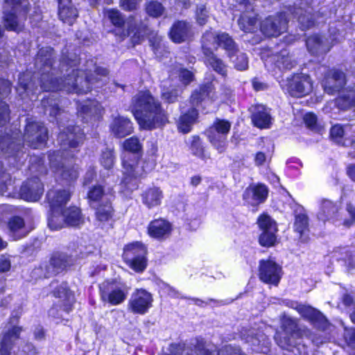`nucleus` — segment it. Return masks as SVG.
Wrapping results in <instances>:
<instances>
[{
  "label": "nucleus",
  "instance_id": "obj_1",
  "mask_svg": "<svg viewBox=\"0 0 355 355\" xmlns=\"http://www.w3.org/2000/svg\"><path fill=\"white\" fill-rule=\"evenodd\" d=\"M43 73V69H40L39 71L34 74V78L40 75V80L37 84H40V88L44 91L64 90L69 93H87L91 90L90 85L94 83V80L96 83L102 80L101 78H94L89 72L71 69L64 78V83H59L58 80H53L56 79V77L53 78L55 75V68L53 67V63L51 69L44 71V75H42ZM94 73L96 76L105 78L107 74V70L102 67H95Z\"/></svg>",
  "mask_w": 355,
  "mask_h": 355
},
{
  "label": "nucleus",
  "instance_id": "obj_2",
  "mask_svg": "<svg viewBox=\"0 0 355 355\" xmlns=\"http://www.w3.org/2000/svg\"><path fill=\"white\" fill-rule=\"evenodd\" d=\"M84 139V132L78 126L67 128V132H62L58 135V140L61 142L62 151L58 150L50 153L49 166L56 176L65 180L67 182L75 181L79 175L78 166L71 165L67 162L68 153H65V146L74 148L81 144Z\"/></svg>",
  "mask_w": 355,
  "mask_h": 355
},
{
  "label": "nucleus",
  "instance_id": "obj_3",
  "mask_svg": "<svg viewBox=\"0 0 355 355\" xmlns=\"http://www.w3.org/2000/svg\"><path fill=\"white\" fill-rule=\"evenodd\" d=\"M132 113L143 129L160 128L167 122L159 103L148 91L139 92L132 98Z\"/></svg>",
  "mask_w": 355,
  "mask_h": 355
},
{
  "label": "nucleus",
  "instance_id": "obj_4",
  "mask_svg": "<svg viewBox=\"0 0 355 355\" xmlns=\"http://www.w3.org/2000/svg\"><path fill=\"white\" fill-rule=\"evenodd\" d=\"M105 15L115 27L113 33L121 40L131 36L132 42L136 44H139L149 34L148 27L139 21L135 16H130L125 21L121 12L116 9L106 10Z\"/></svg>",
  "mask_w": 355,
  "mask_h": 355
},
{
  "label": "nucleus",
  "instance_id": "obj_5",
  "mask_svg": "<svg viewBox=\"0 0 355 355\" xmlns=\"http://www.w3.org/2000/svg\"><path fill=\"white\" fill-rule=\"evenodd\" d=\"M19 316L12 315L9 322L2 331L0 338V355H37L35 348L26 345L23 348L16 347L20 338L22 328L17 325Z\"/></svg>",
  "mask_w": 355,
  "mask_h": 355
},
{
  "label": "nucleus",
  "instance_id": "obj_6",
  "mask_svg": "<svg viewBox=\"0 0 355 355\" xmlns=\"http://www.w3.org/2000/svg\"><path fill=\"white\" fill-rule=\"evenodd\" d=\"M214 85L212 83L202 85L198 90L193 92L191 96V103L192 108L188 112L183 114L179 119L178 127V130L183 132L187 133L190 132L192 125L196 121L198 117V111L196 108L200 102L204 101L207 97L211 100H216L218 96L213 92Z\"/></svg>",
  "mask_w": 355,
  "mask_h": 355
},
{
  "label": "nucleus",
  "instance_id": "obj_7",
  "mask_svg": "<svg viewBox=\"0 0 355 355\" xmlns=\"http://www.w3.org/2000/svg\"><path fill=\"white\" fill-rule=\"evenodd\" d=\"M125 153L122 157V164L123 168V178L122 183L128 190L132 191L137 187V178L140 177L142 173L139 170V166L135 164V161L132 164L128 163L127 158L128 152L138 153L141 152L142 146L138 138L132 137L126 139L123 144Z\"/></svg>",
  "mask_w": 355,
  "mask_h": 355
},
{
  "label": "nucleus",
  "instance_id": "obj_8",
  "mask_svg": "<svg viewBox=\"0 0 355 355\" xmlns=\"http://www.w3.org/2000/svg\"><path fill=\"white\" fill-rule=\"evenodd\" d=\"M27 12L25 0H5L3 14L5 26L7 29L19 31L22 28L21 21Z\"/></svg>",
  "mask_w": 355,
  "mask_h": 355
},
{
  "label": "nucleus",
  "instance_id": "obj_9",
  "mask_svg": "<svg viewBox=\"0 0 355 355\" xmlns=\"http://www.w3.org/2000/svg\"><path fill=\"white\" fill-rule=\"evenodd\" d=\"M282 331L276 334L275 340L282 349L291 350L297 345V339L302 336L297 320L284 315L282 318Z\"/></svg>",
  "mask_w": 355,
  "mask_h": 355
},
{
  "label": "nucleus",
  "instance_id": "obj_10",
  "mask_svg": "<svg viewBox=\"0 0 355 355\" xmlns=\"http://www.w3.org/2000/svg\"><path fill=\"white\" fill-rule=\"evenodd\" d=\"M146 253L145 245L137 241L124 247L123 258L131 269L141 272L147 266Z\"/></svg>",
  "mask_w": 355,
  "mask_h": 355
},
{
  "label": "nucleus",
  "instance_id": "obj_11",
  "mask_svg": "<svg viewBox=\"0 0 355 355\" xmlns=\"http://www.w3.org/2000/svg\"><path fill=\"white\" fill-rule=\"evenodd\" d=\"M83 223V218L80 210L76 207L63 209L57 214L50 215L48 218V225L52 230H58L66 225L78 226Z\"/></svg>",
  "mask_w": 355,
  "mask_h": 355
},
{
  "label": "nucleus",
  "instance_id": "obj_12",
  "mask_svg": "<svg viewBox=\"0 0 355 355\" xmlns=\"http://www.w3.org/2000/svg\"><path fill=\"white\" fill-rule=\"evenodd\" d=\"M202 46L205 55L213 53V50L222 47L226 52L234 49V42L225 33H216L212 31L206 32L202 38Z\"/></svg>",
  "mask_w": 355,
  "mask_h": 355
},
{
  "label": "nucleus",
  "instance_id": "obj_13",
  "mask_svg": "<svg viewBox=\"0 0 355 355\" xmlns=\"http://www.w3.org/2000/svg\"><path fill=\"white\" fill-rule=\"evenodd\" d=\"M281 86L291 96L297 98L309 94L313 88L309 76L302 73L288 78L285 83H281Z\"/></svg>",
  "mask_w": 355,
  "mask_h": 355
},
{
  "label": "nucleus",
  "instance_id": "obj_14",
  "mask_svg": "<svg viewBox=\"0 0 355 355\" xmlns=\"http://www.w3.org/2000/svg\"><path fill=\"white\" fill-rule=\"evenodd\" d=\"M231 128V123L225 120L217 119L208 131V137L214 148L223 153L227 146V135Z\"/></svg>",
  "mask_w": 355,
  "mask_h": 355
},
{
  "label": "nucleus",
  "instance_id": "obj_15",
  "mask_svg": "<svg viewBox=\"0 0 355 355\" xmlns=\"http://www.w3.org/2000/svg\"><path fill=\"white\" fill-rule=\"evenodd\" d=\"M153 297L145 289H136L128 301V309L134 314L144 315L152 307Z\"/></svg>",
  "mask_w": 355,
  "mask_h": 355
},
{
  "label": "nucleus",
  "instance_id": "obj_16",
  "mask_svg": "<svg viewBox=\"0 0 355 355\" xmlns=\"http://www.w3.org/2000/svg\"><path fill=\"white\" fill-rule=\"evenodd\" d=\"M47 129L40 122H29L24 135V141L33 148L44 146L47 140Z\"/></svg>",
  "mask_w": 355,
  "mask_h": 355
},
{
  "label": "nucleus",
  "instance_id": "obj_17",
  "mask_svg": "<svg viewBox=\"0 0 355 355\" xmlns=\"http://www.w3.org/2000/svg\"><path fill=\"white\" fill-rule=\"evenodd\" d=\"M258 225L261 230L259 243L264 247L272 246L276 241L277 231L275 222L268 215L263 214L258 219Z\"/></svg>",
  "mask_w": 355,
  "mask_h": 355
},
{
  "label": "nucleus",
  "instance_id": "obj_18",
  "mask_svg": "<svg viewBox=\"0 0 355 355\" xmlns=\"http://www.w3.org/2000/svg\"><path fill=\"white\" fill-rule=\"evenodd\" d=\"M287 22L286 14L280 13L263 20L260 24V30L266 36L277 37L286 30Z\"/></svg>",
  "mask_w": 355,
  "mask_h": 355
},
{
  "label": "nucleus",
  "instance_id": "obj_19",
  "mask_svg": "<svg viewBox=\"0 0 355 355\" xmlns=\"http://www.w3.org/2000/svg\"><path fill=\"white\" fill-rule=\"evenodd\" d=\"M282 275V268L272 259L259 262V278L267 284L277 285Z\"/></svg>",
  "mask_w": 355,
  "mask_h": 355
},
{
  "label": "nucleus",
  "instance_id": "obj_20",
  "mask_svg": "<svg viewBox=\"0 0 355 355\" xmlns=\"http://www.w3.org/2000/svg\"><path fill=\"white\" fill-rule=\"evenodd\" d=\"M239 10L243 12L238 20L240 28L246 33L257 31L258 30L257 17L251 3L247 0H243L239 5Z\"/></svg>",
  "mask_w": 355,
  "mask_h": 355
},
{
  "label": "nucleus",
  "instance_id": "obj_21",
  "mask_svg": "<svg viewBox=\"0 0 355 355\" xmlns=\"http://www.w3.org/2000/svg\"><path fill=\"white\" fill-rule=\"evenodd\" d=\"M100 290L102 300L114 306L124 302L128 294L123 287L114 284H103L100 286Z\"/></svg>",
  "mask_w": 355,
  "mask_h": 355
},
{
  "label": "nucleus",
  "instance_id": "obj_22",
  "mask_svg": "<svg viewBox=\"0 0 355 355\" xmlns=\"http://www.w3.org/2000/svg\"><path fill=\"white\" fill-rule=\"evenodd\" d=\"M196 355H245L239 348L226 346L219 352L214 345L207 344L202 339H196L195 344Z\"/></svg>",
  "mask_w": 355,
  "mask_h": 355
},
{
  "label": "nucleus",
  "instance_id": "obj_23",
  "mask_svg": "<svg viewBox=\"0 0 355 355\" xmlns=\"http://www.w3.org/2000/svg\"><path fill=\"white\" fill-rule=\"evenodd\" d=\"M71 198V191L67 189H55L47 193L48 202L51 207V214H57L62 211Z\"/></svg>",
  "mask_w": 355,
  "mask_h": 355
},
{
  "label": "nucleus",
  "instance_id": "obj_24",
  "mask_svg": "<svg viewBox=\"0 0 355 355\" xmlns=\"http://www.w3.org/2000/svg\"><path fill=\"white\" fill-rule=\"evenodd\" d=\"M345 84V74L337 69L329 70L322 81L324 92L329 94H334L339 92Z\"/></svg>",
  "mask_w": 355,
  "mask_h": 355
},
{
  "label": "nucleus",
  "instance_id": "obj_25",
  "mask_svg": "<svg viewBox=\"0 0 355 355\" xmlns=\"http://www.w3.org/2000/svg\"><path fill=\"white\" fill-rule=\"evenodd\" d=\"M43 192V185L38 178L28 180L20 189L21 198L30 202L39 200Z\"/></svg>",
  "mask_w": 355,
  "mask_h": 355
},
{
  "label": "nucleus",
  "instance_id": "obj_26",
  "mask_svg": "<svg viewBox=\"0 0 355 355\" xmlns=\"http://www.w3.org/2000/svg\"><path fill=\"white\" fill-rule=\"evenodd\" d=\"M297 312L302 318L320 329L324 330L329 326L325 317L319 311L310 306L300 304Z\"/></svg>",
  "mask_w": 355,
  "mask_h": 355
},
{
  "label": "nucleus",
  "instance_id": "obj_27",
  "mask_svg": "<svg viewBox=\"0 0 355 355\" xmlns=\"http://www.w3.org/2000/svg\"><path fill=\"white\" fill-rule=\"evenodd\" d=\"M268 189L265 184H257L249 186L243 193V199L251 205L263 203L267 198Z\"/></svg>",
  "mask_w": 355,
  "mask_h": 355
},
{
  "label": "nucleus",
  "instance_id": "obj_28",
  "mask_svg": "<svg viewBox=\"0 0 355 355\" xmlns=\"http://www.w3.org/2000/svg\"><path fill=\"white\" fill-rule=\"evenodd\" d=\"M110 128L112 134L119 138L130 135L133 130L132 122L128 119L120 116L113 119Z\"/></svg>",
  "mask_w": 355,
  "mask_h": 355
},
{
  "label": "nucleus",
  "instance_id": "obj_29",
  "mask_svg": "<svg viewBox=\"0 0 355 355\" xmlns=\"http://www.w3.org/2000/svg\"><path fill=\"white\" fill-rule=\"evenodd\" d=\"M78 112L87 120H98L103 114V109L98 101L89 100L78 107Z\"/></svg>",
  "mask_w": 355,
  "mask_h": 355
},
{
  "label": "nucleus",
  "instance_id": "obj_30",
  "mask_svg": "<svg viewBox=\"0 0 355 355\" xmlns=\"http://www.w3.org/2000/svg\"><path fill=\"white\" fill-rule=\"evenodd\" d=\"M252 121L254 125L260 128H268L272 123L269 110L263 105H258L252 111Z\"/></svg>",
  "mask_w": 355,
  "mask_h": 355
},
{
  "label": "nucleus",
  "instance_id": "obj_31",
  "mask_svg": "<svg viewBox=\"0 0 355 355\" xmlns=\"http://www.w3.org/2000/svg\"><path fill=\"white\" fill-rule=\"evenodd\" d=\"M58 15L64 23L71 25L78 17V11L71 3V0H58Z\"/></svg>",
  "mask_w": 355,
  "mask_h": 355
},
{
  "label": "nucleus",
  "instance_id": "obj_32",
  "mask_svg": "<svg viewBox=\"0 0 355 355\" xmlns=\"http://www.w3.org/2000/svg\"><path fill=\"white\" fill-rule=\"evenodd\" d=\"M171 231V225L164 219L154 220L148 225V232L151 237L163 239L167 237Z\"/></svg>",
  "mask_w": 355,
  "mask_h": 355
},
{
  "label": "nucleus",
  "instance_id": "obj_33",
  "mask_svg": "<svg viewBox=\"0 0 355 355\" xmlns=\"http://www.w3.org/2000/svg\"><path fill=\"white\" fill-rule=\"evenodd\" d=\"M9 235L13 240H18L26 236L31 230L24 220L18 216L12 217L8 222Z\"/></svg>",
  "mask_w": 355,
  "mask_h": 355
},
{
  "label": "nucleus",
  "instance_id": "obj_34",
  "mask_svg": "<svg viewBox=\"0 0 355 355\" xmlns=\"http://www.w3.org/2000/svg\"><path fill=\"white\" fill-rule=\"evenodd\" d=\"M163 198L162 191L156 187L146 189L141 194L142 202L150 209L160 205Z\"/></svg>",
  "mask_w": 355,
  "mask_h": 355
},
{
  "label": "nucleus",
  "instance_id": "obj_35",
  "mask_svg": "<svg viewBox=\"0 0 355 355\" xmlns=\"http://www.w3.org/2000/svg\"><path fill=\"white\" fill-rule=\"evenodd\" d=\"M55 297L60 298L59 305L62 308V311L69 313L71 310V306L74 302L73 294L68 290L66 284H61L59 288L54 291Z\"/></svg>",
  "mask_w": 355,
  "mask_h": 355
},
{
  "label": "nucleus",
  "instance_id": "obj_36",
  "mask_svg": "<svg viewBox=\"0 0 355 355\" xmlns=\"http://www.w3.org/2000/svg\"><path fill=\"white\" fill-rule=\"evenodd\" d=\"M338 211V207L335 203L328 200H324L318 213V218L324 223L327 221L335 223Z\"/></svg>",
  "mask_w": 355,
  "mask_h": 355
},
{
  "label": "nucleus",
  "instance_id": "obj_37",
  "mask_svg": "<svg viewBox=\"0 0 355 355\" xmlns=\"http://www.w3.org/2000/svg\"><path fill=\"white\" fill-rule=\"evenodd\" d=\"M273 62L275 67L279 70L291 69L295 64V61L291 59L286 49L281 51L278 54L272 55L268 60H266V67H268V64Z\"/></svg>",
  "mask_w": 355,
  "mask_h": 355
},
{
  "label": "nucleus",
  "instance_id": "obj_38",
  "mask_svg": "<svg viewBox=\"0 0 355 355\" xmlns=\"http://www.w3.org/2000/svg\"><path fill=\"white\" fill-rule=\"evenodd\" d=\"M20 144L17 142V137H3L0 139L1 153L6 157L18 156Z\"/></svg>",
  "mask_w": 355,
  "mask_h": 355
},
{
  "label": "nucleus",
  "instance_id": "obj_39",
  "mask_svg": "<svg viewBox=\"0 0 355 355\" xmlns=\"http://www.w3.org/2000/svg\"><path fill=\"white\" fill-rule=\"evenodd\" d=\"M53 55V51L51 47L42 48L39 51L35 64L39 69H43L44 73L42 75H44V71L51 69Z\"/></svg>",
  "mask_w": 355,
  "mask_h": 355
},
{
  "label": "nucleus",
  "instance_id": "obj_40",
  "mask_svg": "<svg viewBox=\"0 0 355 355\" xmlns=\"http://www.w3.org/2000/svg\"><path fill=\"white\" fill-rule=\"evenodd\" d=\"M340 110H347L355 107V90L345 89L334 103Z\"/></svg>",
  "mask_w": 355,
  "mask_h": 355
},
{
  "label": "nucleus",
  "instance_id": "obj_41",
  "mask_svg": "<svg viewBox=\"0 0 355 355\" xmlns=\"http://www.w3.org/2000/svg\"><path fill=\"white\" fill-rule=\"evenodd\" d=\"M306 46L308 51L312 54L324 53L330 50V46L325 44L319 35L309 37L306 40Z\"/></svg>",
  "mask_w": 355,
  "mask_h": 355
},
{
  "label": "nucleus",
  "instance_id": "obj_42",
  "mask_svg": "<svg viewBox=\"0 0 355 355\" xmlns=\"http://www.w3.org/2000/svg\"><path fill=\"white\" fill-rule=\"evenodd\" d=\"M227 52L230 60L234 64V67L239 71L245 70L248 67V61L245 53L240 52L234 44V49Z\"/></svg>",
  "mask_w": 355,
  "mask_h": 355
},
{
  "label": "nucleus",
  "instance_id": "obj_43",
  "mask_svg": "<svg viewBox=\"0 0 355 355\" xmlns=\"http://www.w3.org/2000/svg\"><path fill=\"white\" fill-rule=\"evenodd\" d=\"M189 32V26L184 21L175 23L170 32L171 40L176 43H180L186 39Z\"/></svg>",
  "mask_w": 355,
  "mask_h": 355
},
{
  "label": "nucleus",
  "instance_id": "obj_44",
  "mask_svg": "<svg viewBox=\"0 0 355 355\" xmlns=\"http://www.w3.org/2000/svg\"><path fill=\"white\" fill-rule=\"evenodd\" d=\"M308 217L304 214H299L295 216L294 223L295 231L299 233L302 241L306 242L308 239Z\"/></svg>",
  "mask_w": 355,
  "mask_h": 355
},
{
  "label": "nucleus",
  "instance_id": "obj_45",
  "mask_svg": "<svg viewBox=\"0 0 355 355\" xmlns=\"http://www.w3.org/2000/svg\"><path fill=\"white\" fill-rule=\"evenodd\" d=\"M205 55L207 64L210 66L216 72L221 76H225L227 75V66L220 59L217 58L214 53H209V54Z\"/></svg>",
  "mask_w": 355,
  "mask_h": 355
},
{
  "label": "nucleus",
  "instance_id": "obj_46",
  "mask_svg": "<svg viewBox=\"0 0 355 355\" xmlns=\"http://www.w3.org/2000/svg\"><path fill=\"white\" fill-rule=\"evenodd\" d=\"M177 77L182 84L186 86L193 80L194 75L191 71L184 69L181 66H177L170 74V78L173 80Z\"/></svg>",
  "mask_w": 355,
  "mask_h": 355
},
{
  "label": "nucleus",
  "instance_id": "obj_47",
  "mask_svg": "<svg viewBox=\"0 0 355 355\" xmlns=\"http://www.w3.org/2000/svg\"><path fill=\"white\" fill-rule=\"evenodd\" d=\"M69 264V258L64 253L54 254L50 261V265L54 268V272H59Z\"/></svg>",
  "mask_w": 355,
  "mask_h": 355
},
{
  "label": "nucleus",
  "instance_id": "obj_48",
  "mask_svg": "<svg viewBox=\"0 0 355 355\" xmlns=\"http://www.w3.org/2000/svg\"><path fill=\"white\" fill-rule=\"evenodd\" d=\"M294 17H297V20L302 30L307 29L314 24L313 15L309 11L305 10L304 14H303L302 8H298L295 10Z\"/></svg>",
  "mask_w": 355,
  "mask_h": 355
},
{
  "label": "nucleus",
  "instance_id": "obj_49",
  "mask_svg": "<svg viewBox=\"0 0 355 355\" xmlns=\"http://www.w3.org/2000/svg\"><path fill=\"white\" fill-rule=\"evenodd\" d=\"M31 76L29 73H24L19 76V83L17 90L21 94L22 92H30L33 91V87L36 85L35 82L31 80Z\"/></svg>",
  "mask_w": 355,
  "mask_h": 355
},
{
  "label": "nucleus",
  "instance_id": "obj_50",
  "mask_svg": "<svg viewBox=\"0 0 355 355\" xmlns=\"http://www.w3.org/2000/svg\"><path fill=\"white\" fill-rule=\"evenodd\" d=\"M190 150L191 151V153L202 159H206L207 158H209V156L206 155L205 153L204 148L202 145V142L200 141V139L198 136H193L190 139Z\"/></svg>",
  "mask_w": 355,
  "mask_h": 355
},
{
  "label": "nucleus",
  "instance_id": "obj_51",
  "mask_svg": "<svg viewBox=\"0 0 355 355\" xmlns=\"http://www.w3.org/2000/svg\"><path fill=\"white\" fill-rule=\"evenodd\" d=\"M96 218L101 222H107L112 219L113 216V209L110 202L105 205H100L96 208Z\"/></svg>",
  "mask_w": 355,
  "mask_h": 355
},
{
  "label": "nucleus",
  "instance_id": "obj_52",
  "mask_svg": "<svg viewBox=\"0 0 355 355\" xmlns=\"http://www.w3.org/2000/svg\"><path fill=\"white\" fill-rule=\"evenodd\" d=\"M345 128V125H335L331 128L330 131V135L333 140L340 145H343Z\"/></svg>",
  "mask_w": 355,
  "mask_h": 355
},
{
  "label": "nucleus",
  "instance_id": "obj_53",
  "mask_svg": "<svg viewBox=\"0 0 355 355\" xmlns=\"http://www.w3.org/2000/svg\"><path fill=\"white\" fill-rule=\"evenodd\" d=\"M355 144V124H347L345 128L343 145L345 146Z\"/></svg>",
  "mask_w": 355,
  "mask_h": 355
},
{
  "label": "nucleus",
  "instance_id": "obj_54",
  "mask_svg": "<svg viewBox=\"0 0 355 355\" xmlns=\"http://www.w3.org/2000/svg\"><path fill=\"white\" fill-rule=\"evenodd\" d=\"M114 157L112 150L111 149L106 148L101 154L100 162L105 169L109 170L114 164Z\"/></svg>",
  "mask_w": 355,
  "mask_h": 355
},
{
  "label": "nucleus",
  "instance_id": "obj_55",
  "mask_svg": "<svg viewBox=\"0 0 355 355\" xmlns=\"http://www.w3.org/2000/svg\"><path fill=\"white\" fill-rule=\"evenodd\" d=\"M146 12L154 17L161 16L164 12V7L157 1H150L146 6Z\"/></svg>",
  "mask_w": 355,
  "mask_h": 355
},
{
  "label": "nucleus",
  "instance_id": "obj_56",
  "mask_svg": "<svg viewBox=\"0 0 355 355\" xmlns=\"http://www.w3.org/2000/svg\"><path fill=\"white\" fill-rule=\"evenodd\" d=\"M87 196L90 201L95 202L104 196V192L101 187L95 186L89 191Z\"/></svg>",
  "mask_w": 355,
  "mask_h": 355
},
{
  "label": "nucleus",
  "instance_id": "obj_57",
  "mask_svg": "<svg viewBox=\"0 0 355 355\" xmlns=\"http://www.w3.org/2000/svg\"><path fill=\"white\" fill-rule=\"evenodd\" d=\"M164 90L162 92V98L167 101L168 103H172L175 101L176 98L178 96V90L176 89H172L169 90L168 89H165L166 87V83L163 85Z\"/></svg>",
  "mask_w": 355,
  "mask_h": 355
},
{
  "label": "nucleus",
  "instance_id": "obj_58",
  "mask_svg": "<svg viewBox=\"0 0 355 355\" xmlns=\"http://www.w3.org/2000/svg\"><path fill=\"white\" fill-rule=\"evenodd\" d=\"M9 119V109L8 105L0 101V125H3Z\"/></svg>",
  "mask_w": 355,
  "mask_h": 355
},
{
  "label": "nucleus",
  "instance_id": "obj_59",
  "mask_svg": "<svg viewBox=\"0 0 355 355\" xmlns=\"http://www.w3.org/2000/svg\"><path fill=\"white\" fill-rule=\"evenodd\" d=\"M196 17L198 22L200 25H203L206 23L208 15L205 6L201 5L197 8Z\"/></svg>",
  "mask_w": 355,
  "mask_h": 355
},
{
  "label": "nucleus",
  "instance_id": "obj_60",
  "mask_svg": "<svg viewBox=\"0 0 355 355\" xmlns=\"http://www.w3.org/2000/svg\"><path fill=\"white\" fill-rule=\"evenodd\" d=\"M306 125L311 129L315 130L317 125V116L313 113H307L304 116Z\"/></svg>",
  "mask_w": 355,
  "mask_h": 355
},
{
  "label": "nucleus",
  "instance_id": "obj_61",
  "mask_svg": "<svg viewBox=\"0 0 355 355\" xmlns=\"http://www.w3.org/2000/svg\"><path fill=\"white\" fill-rule=\"evenodd\" d=\"M121 7L126 11L136 10L138 6L137 0H121Z\"/></svg>",
  "mask_w": 355,
  "mask_h": 355
},
{
  "label": "nucleus",
  "instance_id": "obj_62",
  "mask_svg": "<svg viewBox=\"0 0 355 355\" xmlns=\"http://www.w3.org/2000/svg\"><path fill=\"white\" fill-rule=\"evenodd\" d=\"M347 211L350 216V219L345 220L343 222V225L349 227L353 224L355 220V206L351 203L347 205Z\"/></svg>",
  "mask_w": 355,
  "mask_h": 355
},
{
  "label": "nucleus",
  "instance_id": "obj_63",
  "mask_svg": "<svg viewBox=\"0 0 355 355\" xmlns=\"http://www.w3.org/2000/svg\"><path fill=\"white\" fill-rule=\"evenodd\" d=\"M11 90L10 83L7 80L0 79V96H7Z\"/></svg>",
  "mask_w": 355,
  "mask_h": 355
},
{
  "label": "nucleus",
  "instance_id": "obj_64",
  "mask_svg": "<svg viewBox=\"0 0 355 355\" xmlns=\"http://www.w3.org/2000/svg\"><path fill=\"white\" fill-rule=\"evenodd\" d=\"M345 338L349 345L355 347V329H349L345 331Z\"/></svg>",
  "mask_w": 355,
  "mask_h": 355
}]
</instances>
